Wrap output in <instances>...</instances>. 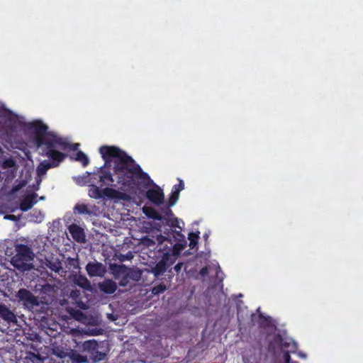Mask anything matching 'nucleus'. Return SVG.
I'll return each mask as SVG.
<instances>
[{
	"instance_id": "nucleus-1",
	"label": "nucleus",
	"mask_w": 363,
	"mask_h": 363,
	"mask_svg": "<svg viewBox=\"0 0 363 363\" xmlns=\"http://www.w3.org/2000/svg\"><path fill=\"white\" fill-rule=\"evenodd\" d=\"M103 160L107 163L111 159L114 161L113 174L106 169L99 173L100 186H116V182L122 187L147 189L152 183L150 176L125 152L116 146L104 145L99 148Z\"/></svg>"
},
{
	"instance_id": "nucleus-2",
	"label": "nucleus",
	"mask_w": 363,
	"mask_h": 363,
	"mask_svg": "<svg viewBox=\"0 0 363 363\" xmlns=\"http://www.w3.org/2000/svg\"><path fill=\"white\" fill-rule=\"evenodd\" d=\"M157 240L158 244L155 249L157 250V257L160 260L151 269L152 273L157 278L162 275L172 264V248L175 247V245L172 246V242L166 237L159 236Z\"/></svg>"
},
{
	"instance_id": "nucleus-3",
	"label": "nucleus",
	"mask_w": 363,
	"mask_h": 363,
	"mask_svg": "<svg viewBox=\"0 0 363 363\" xmlns=\"http://www.w3.org/2000/svg\"><path fill=\"white\" fill-rule=\"evenodd\" d=\"M35 130L34 142L38 147H42L43 145L51 146L53 143H61L60 135L57 133L48 131V126L41 121L35 122L33 124Z\"/></svg>"
},
{
	"instance_id": "nucleus-4",
	"label": "nucleus",
	"mask_w": 363,
	"mask_h": 363,
	"mask_svg": "<svg viewBox=\"0 0 363 363\" xmlns=\"http://www.w3.org/2000/svg\"><path fill=\"white\" fill-rule=\"evenodd\" d=\"M16 255L11 258V263L16 269L24 272L30 269L28 263L33 259L34 253L31 248L26 245L16 244Z\"/></svg>"
},
{
	"instance_id": "nucleus-5",
	"label": "nucleus",
	"mask_w": 363,
	"mask_h": 363,
	"mask_svg": "<svg viewBox=\"0 0 363 363\" xmlns=\"http://www.w3.org/2000/svg\"><path fill=\"white\" fill-rule=\"evenodd\" d=\"M60 139L61 140V143H53L51 146L43 145L45 147L42 153L43 155L47 156L51 159L52 161H50V162L55 167H58L60 162H62L67 156L65 153L56 150L55 148L57 147L65 150L69 148V143L65 138L60 136Z\"/></svg>"
},
{
	"instance_id": "nucleus-6",
	"label": "nucleus",
	"mask_w": 363,
	"mask_h": 363,
	"mask_svg": "<svg viewBox=\"0 0 363 363\" xmlns=\"http://www.w3.org/2000/svg\"><path fill=\"white\" fill-rule=\"evenodd\" d=\"M82 352H86L87 358L89 357L93 362L97 363L104 360L106 357V353L99 350V344L95 340L84 341L81 347Z\"/></svg>"
},
{
	"instance_id": "nucleus-7",
	"label": "nucleus",
	"mask_w": 363,
	"mask_h": 363,
	"mask_svg": "<svg viewBox=\"0 0 363 363\" xmlns=\"http://www.w3.org/2000/svg\"><path fill=\"white\" fill-rule=\"evenodd\" d=\"M19 302H21L25 308L31 310L38 306L40 303L38 297L34 296L31 291L26 289H20L16 295Z\"/></svg>"
},
{
	"instance_id": "nucleus-8",
	"label": "nucleus",
	"mask_w": 363,
	"mask_h": 363,
	"mask_svg": "<svg viewBox=\"0 0 363 363\" xmlns=\"http://www.w3.org/2000/svg\"><path fill=\"white\" fill-rule=\"evenodd\" d=\"M110 269L116 279H119V286H126L130 279L128 275V267L124 264H112L110 265Z\"/></svg>"
},
{
	"instance_id": "nucleus-9",
	"label": "nucleus",
	"mask_w": 363,
	"mask_h": 363,
	"mask_svg": "<svg viewBox=\"0 0 363 363\" xmlns=\"http://www.w3.org/2000/svg\"><path fill=\"white\" fill-rule=\"evenodd\" d=\"M86 271L90 277H102L106 272V267L97 261L89 262L86 266Z\"/></svg>"
},
{
	"instance_id": "nucleus-10",
	"label": "nucleus",
	"mask_w": 363,
	"mask_h": 363,
	"mask_svg": "<svg viewBox=\"0 0 363 363\" xmlns=\"http://www.w3.org/2000/svg\"><path fill=\"white\" fill-rule=\"evenodd\" d=\"M147 199L155 205L159 206L164 202V193L160 187L156 186V188L150 189L146 191Z\"/></svg>"
},
{
	"instance_id": "nucleus-11",
	"label": "nucleus",
	"mask_w": 363,
	"mask_h": 363,
	"mask_svg": "<svg viewBox=\"0 0 363 363\" xmlns=\"http://www.w3.org/2000/svg\"><path fill=\"white\" fill-rule=\"evenodd\" d=\"M0 318L9 324L17 323L16 315L3 303H0Z\"/></svg>"
},
{
	"instance_id": "nucleus-12",
	"label": "nucleus",
	"mask_w": 363,
	"mask_h": 363,
	"mask_svg": "<svg viewBox=\"0 0 363 363\" xmlns=\"http://www.w3.org/2000/svg\"><path fill=\"white\" fill-rule=\"evenodd\" d=\"M68 230L75 241L79 243L85 242L86 235L82 227L75 223H72L68 227Z\"/></svg>"
},
{
	"instance_id": "nucleus-13",
	"label": "nucleus",
	"mask_w": 363,
	"mask_h": 363,
	"mask_svg": "<svg viewBox=\"0 0 363 363\" xmlns=\"http://www.w3.org/2000/svg\"><path fill=\"white\" fill-rule=\"evenodd\" d=\"M37 197L38 194L36 193H32L26 195L20 202V209L23 212L30 210L35 204L37 203Z\"/></svg>"
},
{
	"instance_id": "nucleus-14",
	"label": "nucleus",
	"mask_w": 363,
	"mask_h": 363,
	"mask_svg": "<svg viewBox=\"0 0 363 363\" xmlns=\"http://www.w3.org/2000/svg\"><path fill=\"white\" fill-rule=\"evenodd\" d=\"M242 297V295L239 294L238 296H232L231 299H228V312L233 307V305L235 304L237 310L238 319L240 322L244 320V318L242 315V307L244 303L241 299H240Z\"/></svg>"
},
{
	"instance_id": "nucleus-15",
	"label": "nucleus",
	"mask_w": 363,
	"mask_h": 363,
	"mask_svg": "<svg viewBox=\"0 0 363 363\" xmlns=\"http://www.w3.org/2000/svg\"><path fill=\"white\" fill-rule=\"evenodd\" d=\"M99 288L104 294H112L116 292L117 284L113 280L107 279L99 284Z\"/></svg>"
},
{
	"instance_id": "nucleus-16",
	"label": "nucleus",
	"mask_w": 363,
	"mask_h": 363,
	"mask_svg": "<svg viewBox=\"0 0 363 363\" xmlns=\"http://www.w3.org/2000/svg\"><path fill=\"white\" fill-rule=\"evenodd\" d=\"M107 197L111 199H125L126 194L118 190L106 187L103 189L102 198Z\"/></svg>"
},
{
	"instance_id": "nucleus-17",
	"label": "nucleus",
	"mask_w": 363,
	"mask_h": 363,
	"mask_svg": "<svg viewBox=\"0 0 363 363\" xmlns=\"http://www.w3.org/2000/svg\"><path fill=\"white\" fill-rule=\"evenodd\" d=\"M68 356L72 363H86L88 362V359L86 355H82L79 352L76 350H71Z\"/></svg>"
},
{
	"instance_id": "nucleus-18",
	"label": "nucleus",
	"mask_w": 363,
	"mask_h": 363,
	"mask_svg": "<svg viewBox=\"0 0 363 363\" xmlns=\"http://www.w3.org/2000/svg\"><path fill=\"white\" fill-rule=\"evenodd\" d=\"M143 212L149 218H152L159 221L162 220V218L161 217V214L160 213V212L156 211L152 207L144 206L143 208Z\"/></svg>"
},
{
	"instance_id": "nucleus-19",
	"label": "nucleus",
	"mask_w": 363,
	"mask_h": 363,
	"mask_svg": "<svg viewBox=\"0 0 363 363\" xmlns=\"http://www.w3.org/2000/svg\"><path fill=\"white\" fill-rule=\"evenodd\" d=\"M74 281L75 284L83 289L89 290L91 287L90 281L84 275L79 274L76 276Z\"/></svg>"
},
{
	"instance_id": "nucleus-20",
	"label": "nucleus",
	"mask_w": 363,
	"mask_h": 363,
	"mask_svg": "<svg viewBox=\"0 0 363 363\" xmlns=\"http://www.w3.org/2000/svg\"><path fill=\"white\" fill-rule=\"evenodd\" d=\"M55 167L49 160H43L37 167V174L39 176H43L46 174L47 171Z\"/></svg>"
},
{
	"instance_id": "nucleus-21",
	"label": "nucleus",
	"mask_w": 363,
	"mask_h": 363,
	"mask_svg": "<svg viewBox=\"0 0 363 363\" xmlns=\"http://www.w3.org/2000/svg\"><path fill=\"white\" fill-rule=\"evenodd\" d=\"M74 213L79 215H92L93 211L89 209L88 206L84 203H77L73 208Z\"/></svg>"
},
{
	"instance_id": "nucleus-22",
	"label": "nucleus",
	"mask_w": 363,
	"mask_h": 363,
	"mask_svg": "<svg viewBox=\"0 0 363 363\" xmlns=\"http://www.w3.org/2000/svg\"><path fill=\"white\" fill-rule=\"evenodd\" d=\"M172 206H169V203L167 202V204L162 207L160 208V214L161 217L162 218V220H161L163 223L166 222L169 218L172 216H174V213L170 209V207Z\"/></svg>"
},
{
	"instance_id": "nucleus-23",
	"label": "nucleus",
	"mask_w": 363,
	"mask_h": 363,
	"mask_svg": "<svg viewBox=\"0 0 363 363\" xmlns=\"http://www.w3.org/2000/svg\"><path fill=\"white\" fill-rule=\"evenodd\" d=\"M46 266L51 271L55 272H59L62 269V263L58 259L55 260H48Z\"/></svg>"
},
{
	"instance_id": "nucleus-24",
	"label": "nucleus",
	"mask_w": 363,
	"mask_h": 363,
	"mask_svg": "<svg viewBox=\"0 0 363 363\" xmlns=\"http://www.w3.org/2000/svg\"><path fill=\"white\" fill-rule=\"evenodd\" d=\"M130 280L138 281L140 279L142 272L139 269L128 267V272Z\"/></svg>"
},
{
	"instance_id": "nucleus-25",
	"label": "nucleus",
	"mask_w": 363,
	"mask_h": 363,
	"mask_svg": "<svg viewBox=\"0 0 363 363\" xmlns=\"http://www.w3.org/2000/svg\"><path fill=\"white\" fill-rule=\"evenodd\" d=\"M102 194H103V189H100L99 187H98L95 185H93L89 191V196L91 198H94L96 199H101Z\"/></svg>"
},
{
	"instance_id": "nucleus-26",
	"label": "nucleus",
	"mask_w": 363,
	"mask_h": 363,
	"mask_svg": "<svg viewBox=\"0 0 363 363\" xmlns=\"http://www.w3.org/2000/svg\"><path fill=\"white\" fill-rule=\"evenodd\" d=\"M174 238L176 240H178L179 242H180L181 243H177V244H174V245L172 244V246L175 245V247L172 248V251L174 250V249L177 247V245L179 246L180 248H183L184 247L186 246V241L184 239V236L182 235V233L180 231H175Z\"/></svg>"
},
{
	"instance_id": "nucleus-27",
	"label": "nucleus",
	"mask_w": 363,
	"mask_h": 363,
	"mask_svg": "<svg viewBox=\"0 0 363 363\" xmlns=\"http://www.w3.org/2000/svg\"><path fill=\"white\" fill-rule=\"evenodd\" d=\"M174 238L176 240H178L179 242H180L181 243H177V244H174V245L172 244V246L175 245V247L172 248V251L174 250V249L177 247V245L179 246L180 248H183L184 247L186 246V241L184 239V236L182 235V233L180 231H175Z\"/></svg>"
},
{
	"instance_id": "nucleus-28",
	"label": "nucleus",
	"mask_w": 363,
	"mask_h": 363,
	"mask_svg": "<svg viewBox=\"0 0 363 363\" xmlns=\"http://www.w3.org/2000/svg\"><path fill=\"white\" fill-rule=\"evenodd\" d=\"M75 160L81 162L83 167H86L89 163V160L87 155L82 151H78L77 152Z\"/></svg>"
},
{
	"instance_id": "nucleus-29",
	"label": "nucleus",
	"mask_w": 363,
	"mask_h": 363,
	"mask_svg": "<svg viewBox=\"0 0 363 363\" xmlns=\"http://www.w3.org/2000/svg\"><path fill=\"white\" fill-rule=\"evenodd\" d=\"M26 359L27 363H40L43 361L39 354H35L33 352H28Z\"/></svg>"
},
{
	"instance_id": "nucleus-30",
	"label": "nucleus",
	"mask_w": 363,
	"mask_h": 363,
	"mask_svg": "<svg viewBox=\"0 0 363 363\" xmlns=\"http://www.w3.org/2000/svg\"><path fill=\"white\" fill-rule=\"evenodd\" d=\"M179 193L178 190L172 189L170 196L168 199L169 206H174L179 198Z\"/></svg>"
},
{
	"instance_id": "nucleus-31",
	"label": "nucleus",
	"mask_w": 363,
	"mask_h": 363,
	"mask_svg": "<svg viewBox=\"0 0 363 363\" xmlns=\"http://www.w3.org/2000/svg\"><path fill=\"white\" fill-rule=\"evenodd\" d=\"M31 220L35 222H41L43 218V215L40 211L34 209L30 214Z\"/></svg>"
},
{
	"instance_id": "nucleus-32",
	"label": "nucleus",
	"mask_w": 363,
	"mask_h": 363,
	"mask_svg": "<svg viewBox=\"0 0 363 363\" xmlns=\"http://www.w3.org/2000/svg\"><path fill=\"white\" fill-rule=\"evenodd\" d=\"M166 290H167L166 285L163 283H160L158 285H156L152 288V292L155 295H159L162 293H164Z\"/></svg>"
},
{
	"instance_id": "nucleus-33",
	"label": "nucleus",
	"mask_w": 363,
	"mask_h": 363,
	"mask_svg": "<svg viewBox=\"0 0 363 363\" xmlns=\"http://www.w3.org/2000/svg\"><path fill=\"white\" fill-rule=\"evenodd\" d=\"M199 233L190 232L189 233V240L190 241L189 246L192 248L197 244L198 239L199 238Z\"/></svg>"
},
{
	"instance_id": "nucleus-34",
	"label": "nucleus",
	"mask_w": 363,
	"mask_h": 363,
	"mask_svg": "<svg viewBox=\"0 0 363 363\" xmlns=\"http://www.w3.org/2000/svg\"><path fill=\"white\" fill-rule=\"evenodd\" d=\"M165 225H169L172 228H178L182 229V228L179 225V220L177 218L172 216L169 218L166 222L164 223Z\"/></svg>"
},
{
	"instance_id": "nucleus-35",
	"label": "nucleus",
	"mask_w": 363,
	"mask_h": 363,
	"mask_svg": "<svg viewBox=\"0 0 363 363\" xmlns=\"http://www.w3.org/2000/svg\"><path fill=\"white\" fill-rule=\"evenodd\" d=\"M133 258V255L131 252H128L126 255H121L119 257V260L121 262H124L125 260H130Z\"/></svg>"
},
{
	"instance_id": "nucleus-36",
	"label": "nucleus",
	"mask_w": 363,
	"mask_h": 363,
	"mask_svg": "<svg viewBox=\"0 0 363 363\" xmlns=\"http://www.w3.org/2000/svg\"><path fill=\"white\" fill-rule=\"evenodd\" d=\"M143 243L148 247H152L155 245V242L149 238H145L143 240Z\"/></svg>"
},
{
	"instance_id": "nucleus-37",
	"label": "nucleus",
	"mask_w": 363,
	"mask_h": 363,
	"mask_svg": "<svg viewBox=\"0 0 363 363\" xmlns=\"http://www.w3.org/2000/svg\"><path fill=\"white\" fill-rule=\"evenodd\" d=\"M178 181L179 184L174 185L172 189H174V190H178V191L180 192L184 189V183L183 180L181 179H178Z\"/></svg>"
},
{
	"instance_id": "nucleus-38",
	"label": "nucleus",
	"mask_w": 363,
	"mask_h": 363,
	"mask_svg": "<svg viewBox=\"0 0 363 363\" xmlns=\"http://www.w3.org/2000/svg\"><path fill=\"white\" fill-rule=\"evenodd\" d=\"M15 166V162L12 159H6L4 161V167H13Z\"/></svg>"
},
{
	"instance_id": "nucleus-39",
	"label": "nucleus",
	"mask_w": 363,
	"mask_h": 363,
	"mask_svg": "<svg viewBox=\"0 0 363 363\" xmlns=\"http://www.w3.org/2000/svg\"><path fill=\"white\" fill-rule=\"evenodd\" d=\"M283 357H284V359L286 363H298L297 362H291V356H290L289 352H288V351L284 352Z\"/></svg>"
},
{
	"instance_id": "nucleus-40",
	"label": "nucleus",
	"mask_w": 363,
	"mask_h": 363,
	"mask_svg": "<svg viewBox=\"0 0 363 363\" xmlns=\"http://www.w3.org/2000/svg\"><path fill=\"white\" fill-rule=\"evenodd\" d=\"M200 274L202 276V277H206L208 274L209 273V270H208V267H203L200 270Z\"/></svg>"
},
{
	"instance_id": "nucleus-41",
	"label": "nucleus",
	"mask_w": 363,
	"mask_h": 363,
	"mask_svg": "<svg viewBox=\"0 0 363 363\" xmlns=\"http://www.w3.org/2000/svg\"><path fill=\"white\" fill-rule=\"evenodd\" d=\"M183 266V263L182 262H179V263H177L175 266H174V270L179 273L180 272L181 269H182V267Z\"/></svg>"
},
{
	"instance_id": "nucleus-42",
	"label": "nucleus",
	"mask_w": 363,
	"mask_h": 363,
	"mask_svg": "<svg viewBox=\"0 0 363 363\" xmlns=\"http://www.w3.org/2000/svg\"><path fill=\"white\" fill-rule=\"evenodd\" d=\"M5 218L10 219L11 220H16V216H14V215H7L5 216Z\"/></svg>"
},
{
	"instance_id": "nucleus-43",
	"label": "nucleus",
	"mask_w": 363,
	"mask_h": 363,
	"mask_svg": "<svg viewBox=\"0 0 363 363\" xmlns=\"http://www.w3.org/2000/svg\"><path fill=\"white\" fill-rule=\"evenodd\" d=\"M22 187V185H17L16 186L13 187V190L14 191H18Z\"/></svg>"
},
{
	"instance_id": "nucleus-44",
	"label": "nucleus",
	"mask_w": 363,
	"mask_h": 363,
	"mask_svg": "<svg viewBox=\"0 0 363 363\" xmlns=\"http://www.w3.org/2000/svg\"><path fill=\"white\" fill-rule=\"evenodd\" d=\"M259 319H264V315H263V314H262V313H260L259 314Z\"/></svg>"
},
{
	"instance_id": "nucleus-45",
	"label": "nucleus",
	"mask_w": 363,
	"mask_h": 363,
	"mask_svg": "<svg viewBox=\"0 0 363 363\" xmlns=\"http://www.w3.org/2000/svg\"><path fill=\"white\" fill-rule=\"evenodd\" d=\"M250 316L252 318V320H254V318L255 317V313H251Z\"/></svg>"
},
{
	"instance_id": "nucleus-46",
	"label": "nucleus",
	"mask_w": 363,
	"mask_h": 363,
	"mask_svg": "<svg viewBox=\"0 0 363 363\" xmlns=\"http://www.w3.org/2000/svg\"><path fill=\"white\" fill-rule=\"evenodd\" d=\"M70 262H74V259H70Z\"/></svg>"
}]
</instances>
